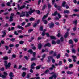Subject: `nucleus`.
<instances>
[{"label":"nucleus","mask_w":79,"mask_h":79,"mask_svg":"<svg viewBox=\"0 0 79 79\" xmlns=\"http://www.w3.org/2000/svg\"><path fill=\"white\" fill-rule=\"evenodd\" d=\"M48 15V13L47 14L45 15H44L42 18V21L44 22V24H47V20H44L45 18L47 17Z\"/></svg>","instance_id":"f257e3e1"},{"label":"nucleus","mask_w":79,"mask_h":79,"mask_svg":"<svg viewBox=\"0 0 79 79\" xmlns=\"http://www.w3.org/2000/svg\"><path fill=\"white\" fill-rule=\"evenodd\" d=\"M17 8L19 10H23V8H25V5H23L20 7V6L19 4L17 5Z\"/></svg>","instance_id":"f03ea898"},{"label":"nucleus","mask_w":79,"mask_h":79,"mask_svg":"<svg viewBox=\"0 0 79 79\" xmlns=\"http://www.w3.org/2000/svg\"><path fill=\"white\" fill-rule=\"evenodd\" d=\"M26 16V12H22L20 14L19 16L20 17H23Z\"/></svg>","instance_id":"7ed1b4c3"},{"label":"nucleus","mask_w":79,"mask_h":79,"mask_svg":"<svg viewBox=\"0 0 79 79\" xmlns=\"http://www.w3.org/2000/svg\"><path fill=\"white\" fill-rule=\"evenodd\" d=\"M11 63L9 62L8 64L5 65V67H6V69H7L8 68H10L11 66Z\"/></svg>","instance_id":"20e7f679"},{"label":"nucleus","mask_w":79,"mask_h":79,"mask_svg":"<svg viewBox=\"0 0 79 79\" xmlns=\"http://www.w3.org/2000/svg\"><path fill=\"white\" fill-rule=\"evenodd\" d=\"M50 28V29H52V28H53V27H54V23H52L51 24H49Z\"/></svg>","instance_id":"39448f33"},{"label":"nucleus","mask_w":79,"mask_h":79,"mask_svg":"<svg viewBox=\"0 0 79 79\" xmlns=\"http://www.w3.org/2000/svg\"><path fill=\"white\" fill-rule=\"evenodd\" d=\"M42 45L41 44L39 43L38 44V49H39V50H40L42 48Z\"/></svg>","instance_id":"423d86ee"},{"label":"nucleus","mask_w":79,"mask_h":79,"mask_svg":"<svg viewBox=\"0 0 79 79\" xmlns=\"http://www.w3.org/2000/svg\"><path fill=\"white\" fill-rule=\"evenodd\" d=\"M47 46L48 47H51V44H50V43H48L46 44L44 46V47H46Z\"/></svg>","instance_id":"0eeeda50"},{"label":"nucleus","mask_w":79,"mask_h":79,"mask_svg":"<svg viewBox=\"0 0 79 79\" xmlns=\"http://www.w3.org/2000/svg\"><path fill=\"white\" fill-rule=\"evenodd\" d=\"M9 76L11 77H14V75H13V73L12 72H10L9 73Z\"/></svg>","instance_id":"6e6552de"},{"label":"nucleus","mask_w":79,"mask_h":79,"mask_svg":"<svg viewBox=\"0 0 79 79\" xmlns=\"http://www.w3.org/2000/svg\"><path fill=\"white\" fill-rule=\"evenodd\" d=\"M17 28H18V29H22V30L24 29V28H23V27L19 25H18L17 26Z\"/></svg>","instance_id":"1a4fd4ad"},{"label":"nucleus","mask_w":79,"mask_h":79,"mask_svg":"<svg viewBox=\"0 0 79 79\" xmlns=\"http://www.w3.org/2000/svg\"><path fill=\"white\" fill-rule=\"evenodd\" d=\"M67 73L68 74H73L74 72L68 71L67 72Z\"/></svg>","instance_id":"9d476101"},{"label":"nucleus","mask_w":79,"mask_h":79,"mask_svg":"<svg viewBox=\"0 0 79 79\" xmlns=\"http://www.w3.org/2000/svg\"><path fill=\"white\" fill-rule=\"evenodd\" d=\"M26 75V73L25 72H23L22 74V77H24V76H25Z\"/></svg>","instance_id":"9b49d317"},{"label":"nucleus","mask_w":79,"mask_h":79,"mask_svg":"<svg viewBox=\"0 0 79 79\" xmlns=\"http://www.w3.org/2000/svg\"><path fill=\"white\" fill-rule=\"evenodd\" d=\"M1 77L2 79H4V78H6V76L5 75H2L1 74H0V77Z\"/></svg>","instance_id":"f8f14e48"},{"label":"nucleus","mask_w":79,"mask_h":79,"mask_svg":"<svg viewBox=\"0 0 79 79\" xmlns=\"http://www.w3.org/2000/svg\"><path fill=\"white\" fill-rule=\"evenodd\" d=\"M35 10H31V11H29L28 13V14H29V15H32V13H34V11Z\"/></svg>","instance_id":"ddd939ff"},{"label":"nucleus","mask_w":79,"mask_h":79,"mask_svg":"<svg viewBox=\"0 0 79 79\" xmlns=\"http://www.w3.org/2000/svg\"><path fill=\"white\" fill-rule=\"evenodd\" d=\"M26 14V15L25 16L26 17H29V12H25V14Z\"/></svg>","instance_id":"4468645a"},{"label":"nucleus","mask_w":79,"mask_h":79,"mask_svg":"<svg viewBox=\"0 0 79 79\" xmlns=\"http://www.w3.org/2000/svg\"><path fill=\"white\" fill-rule=\"evenodd\" d=\"M28 53H29L30 54H32L33 53V51L31 49H30L28 51Z\"/></svg>","instance_id":"2eb2a0df"},{"label":"nucleus","mask_w":79,"mask_h":79,"mask_svg":"<svg viewBox=\"0 0 79 79\" xmlns=\"http://www.w3.org/2000/svg\"><path fill=\"white\" fill-rule=\"evenodd\" d=\"M10 19L9 20V21H10V22H11V21H13V16H11L10 17Z\"/></svg>","instance_id":"dca6fc26"},{"label":"nucleus","mask_w":79,"mask_h":79,"mask_svg":"<svg viewBox=\"0 0 79 79\" xmlns=\"http://www.w3.org/2000/svg\"><path fill=\"white\" fill-rule=\"evenodd\" d=\"M68 32H67L66 33H65V35H64V37L65 38H67V37L68 36Z\"/></svg>","instance_id":"f3484780"},{"label":"nucleus","mask_w":79,"mask_h":79,"mask_svg":"<svg viewBox=\"0 0 79 79\" xmlns=\"http://www.w3.org/2000/svg\"><path fill=\"white\" fill-rule=\"evenodd\" d=\"M66 4V2L64 1L63 3H62V6L63 7H65L66 6H65V4Z\"/></svg>","instance_id":"a211bd4d"},{"label":"nucleus","mask_w":79,"mask_h":79,"mask_svg":"<svg viewBox=\"0 0 79 79\" xmlns=\"http://www.w3.org/2000/svg\"><path fill=\"white\" fill-rule=\"evenodd\" d=\"M34 60H37V58H35V57H34V58H32L31 59V61H34Z\"/></svg>","instance_id":"6ab92c4d"},{"label":"nucleus","mask_w":79,"mask_h":79,"mask_svg":"<svg viewBox=\"0 0 79 79\" xmlns=\"http://www.w3.org/2000/svg\"><path fill=\"white\" fill-rule=\"evenodd\" d=\"M50 37L51 39H53L54 40H55V39H56V38L53 36H50Z\"/></svg>","instance_id":"aec40b11"},{"label":"nucleus","mask_w":79,"mask_h":79,"mask_svg":"<svg viewBox=\"0 0 79 79\" xmlns=\"http://www.w3.org/2000/svg\"><path fill=\"white\" fill-rule=\"evenodd\" d=\"M72 52L73 53H76V50L74 48H73L72 49Z\"/></svg>","instance_id":"412c9836"},{"label":"nucleus","mask_w":79,"mask_h":79,"mask_svg":"<svg viewBox=\"0 0 79 79\" xmlns=\"http://www.w3.org/2000/svg\"><path fill=\"white\" fill-rule=\"evenodd\" d=\"M58 14V13L57 12V11H56L54 14H52V16H56Z\"/></svg>","instance_id":"4be33fe9"},{"label":"nucleus","mask_w":79,"mask_h":79,"mask_svg":"<svg viewBox=\"0 0 79 79\" xmlns=\"http://www.w3.org/2000/svg\"><path fill=\"white\" fill-rule=\"evenodd\" d=\"M53 58V56H50L48 58V60H51Z\"/></svg>","instance_id":"5701e85b"},{"label":"nucleus","mask_w":79,"mask_h":79,"mask_svg":"<svg viewBox=\"0 0 79 79\" xmlns=\"http://www.w3.org/2000/svg\"><path fill=\"white\" fill-rule=\"evenodd\" d=\"M60 57H61V55H60V54H59L56 56V58L58 59L59 58H60Z\"/></svg>","instance_id":"b1692460"},{"label":"nucleus","mask_w":79,"mask_h":79,"mask_svg":"<svg viewBox=\"0 0 79 79\" xmlns=\"http://www.w3.org/2000/svg\"><path fill=\"white\" fill-rule=\"evenodd\" d=\"M34 31V30L32 29H30L28 31V32L29 33H31V32H32V31Z\"/></svg>","instance_id":"393cba45"},{"label":"nucleus","mask_w":79,"mask_h":79,"mask_svg":"<svg viewBox=\"0 0 79 79\" xmlns=\"http://www.w3.org/2000/svg\"><path fill=\"white\" fill-rule=\"evenodd\" d=\"M2 33H3V35H2V37H5V35H6V33H5V31H3L2 32Z\"/></svg>","instance_id":"a878e982"},{"label":"nucleus","mask_w":79,"mask_h":79,"mask_svg":"<svg viewBox=\"0 0 79 79\" xmlns=\"http://www.w3.org/2000/svg\"><path fill=\"white\" fill-rule=\"evenodd\" d=\"M3 60H8V57L6 56H5V57H3Z\"/></svg>","instance_id":"bb28decb"},{"label":"nucleus","mask_w":79,"mask_h":79,"mask_svg":"<svg viewBox=\"0 0 79 79\" xmlns=\"http://www.w3.org/2000/svg\"><path fill=\"white\" fill-rule=\"evenodd\" d=\"M3 74L6 77L7 76H8V73H7V72H4Z\"/></svg>","instance_id":"cd10ccee"},{"label":"nucleus","mask_w":79,"mask_h":79,"mask_svg":"<svg viewBox=\"0 0 79 79\" xmlns=\"http://www.w3.org/2000/svg\"><path fill=\"white\" fill-rule=\"evenodd\" d=\"M76 16H79V15H77V14H74L72 15L71 16L73 18V17Z\"/></svg>","instance_id":"c85d7f7f"},{"label":"nucleus","mask_w":79,"mask_h":79,"mask_svg":"<svg viewBox=\"0 0 79 79\" xmlns=\"http://www.w3.org/2000/svg\"><path fill=\"white\" fill-rule=\"evenodd\" d=\"M29 20L30 21H34V18L31 17L29 19Z\"/></svg>","instance_id":"c756f323"},{"label":"nucleus","mask_w":79,"mask_h":79,"mask_svg":"<svg viewBox=\"0 0 79 79\" xmlns=\"http://www.w3.org/2000/svg\"><path fill=\"white\" fill-rule=\"evenodd\" d=\"M27 69L25 67H23L22 68V70H23V71H26Z\"/></svg>","instance_id":"7c9ffc66"},{"label":"nucleus","mask_w":79,"mask_h":79,"mask_svg":"<svg viewBox=\"0 0 79 79\" xmlns=\"http://www.w3.org/2000/svg\"><path fill=\"white\" fill-rule=\"evenodd\" d=\"M69 13V10H64V13Z\"/></svg>","instance_id":"2f4dec72"},{"label":"nucleus","mask_w":79,"mask_h":79,"mask_svg":"<svg viewBox=\"0 0 79 79\" xmlns=\"http://www.w3.org/2000/svg\"><path fill=\"white\" fill-rule=\"evenodd\" d=\"M33 57H35V55H36V52H33Z\"/></svg>","instance_id":"473e14b6"},{"label":"nucleus","mask_w":79,"mask_h":79,"mask_svg":"<svg viewBox=\"0 0 79 79\" xmlns=\"http://www.w3.org/2000/svg\"><path fill=\"white\" fill-rule=\"evenodd\" d=\"M62 64V62L61 61H60L58 63V65L59 66H61Z\"/></svg>","instance_id":"72a5a7b5"},{"label":"nucleus","mask_w":79,"mask_h":79,"mask_svg":"<svg viewBox=\"0 0 79 79\" xmlns=\"http://www.w3.org/2000/svg\"><path fill=\"white\" fill-rule=\"evenodd\" d=\"M40 31H43V26H41L40 28Z\"/></svg>","instance_id":"f704fd0d"},{"label":"nucleus","mask_w":79,"mask_h":79,"mask_svg":"<svg viewBox=\"0 0 79 79\" xmlns=\"http://www.w3.org/2000/svg\"><path fill=\"white\" fill-rule=\"evenodd\" d=\"M69 42L70 44H73V41H72L71 40H69Z\"/></svg>","instance_id":"c9c22d12"},{"label":"nucleus","mask_w":79,"mask_h":79,"mask_svg":"<svg viewBox=\"0 0 79 79\" xmlns=\"http://www.w3.org/2000/svg\"><path fill=\"white\" fill-rule=\"evenodd\" d=\"M10 4H11V3L10 2H8L7 3V6H10Z\"/></svg>","instance_id":"e433bc0d"},{"label":"nucleus","mask_w":79,"mask_h":79,"mask_svg":"<svg viewBox=\"0 0 79 79\" xmlns=\"http://www.w3.org/2000/svg\"><path fill=\"white\" fill-rule=\"evenodd\" d=\"M15 40H16L15 38H12L10 39V40L12 41V42H14Z\"/></svg>","instance_id":"4c0bfd02"},{"label":"nucleus","mask_w":79,"mask_h":79,"mask_svg":"<svg viewBox=\"0 0 79 79\" xmlns=\"http://www.w3.org/2000/svg\"><path fill=\"white\" fill-rule=\"evenodd\" d=\"M0 71H4V70H5V68H4V67H2V68L0 69Z\"/></svg>","instance_id":"58836bf2"},{"label":"nucleus","mask_w":79,"mask_h":79,"mask_svg":"<svg viewBox=\"0 0 79 79\" xmlns=\"http://www.w3.org/2000/svg\"><path fill=\"white\" fill-rule=\"evenodd\" d=\"M45 32H43L42 33V36H45Z\"/></svg>","instance_id":"ea45409f"},{"label":"nucleus","mask_w":79,"mask_h":79,"mask_svg":"<svg viewBox=\"0 0 79 79\" xmlns=\"http://www.w3.org/2000/svg\"><path fill=\"white\" fill-rule=\"evenodd\" d=\"M64 40V39L63 38V37H61L60 38V41L61 42H63Z\"/></svg>","instance_id":"a19ab883"},{"label":"nucleus","mask_w":79,"mask_h":79,"mask_svg":"<svg viewBox=\"0 0 79 79\" xmlns=\"http://www.w3.org/2000/svg\"><path fill=\"white\" fill-rule=\"evenodd\" d=\"M73 66V64H70V65L69 66V68H71Z\"/></svg>","instance_id":"79ce46f5"},{"label":"nucleus","mask_w":79,"mask_h":79,"mask_svg":"<svg viewBox=\"0 0 79 79\" xmlns=\"http://www.w3.org/2000/svg\"><path fill=\"white\" fill-rule=\"evenodd\" d=\"M74 40L75 42H78V40L77 39H74Z\"/></svg>","instance_id":"37998d69"},{"label":"nucleus","mask_w":79,"mask_h":79,"mask_svg":"<svg viewBox=\"0 0 79 79\" xmlns=\"http://www.w3.org/2000/svg\"><path fill=\"white\" fill-rule=\"evenodd\" d=\"M24 41H21L19 42V43L20 44H24Z\"/></svg>","instance_id":"c03bdc74"},{"label":"nucleus","mask_w":79,"mask_h":79,"mask_svg":"<svg viewBox=\"0 0 79 79\" xmlns=\"http://www.w3.org/2000/svg\"><path fill=\"white\" fill-rule=\"evenodd\" d=\"M48 8H50L52 7V6L50 5V4H48Z\"/></svg>","instance_id":"a18cd8bd"},{"label":"nucleus","mask_w":79,"mask_h":79,"mask_svg":"<svg viewBox=\"0 0 79 79\" xmlns=\"http://www.w3.org/2000/svg\"><path fill=\"white\" fill-rule=\"evenodd\" d=\"M5 48H6V50H8V48H9L8 46H5Z\"/></svg>","instance_id":"49530a36"},{"label":"nucleus","mask_w":79,"mask_h":79,"mask_svg":"<svg viewBox=\"0 0 79 79\" xmlns=\"http://www.w3.org/2000/svg\"><path fill=\"white\" fill-rule=\"evenodd\" d=\"M52 44H56V42L54 40H53L52 41Z\"/></svg>","instance_id":"de8ad7c7"},{"label":"nucleus","mask_w":79,"mask_h":79,"mask_svg":"<svg viewBox=\"0 0 79 79\" xmlns=\"http://www.w3.org/2000/svg\"><path fill=\"white\" fill-rule=\"evenodd\" d=\"M53 77H54V79H56V75H54L52 76Z\"/></svg>","instance_id":"09e8293b"},{"label":"nucleus","mask_w":79,"mask_h":79,"mask_svg":"<svg viewBox=\"0 0 79 79\" xmlns=\"http://www.w3.org/2000/svg\"><path fill=\"white\" fill-rule=\"evenodd\" d=\"M45 56H46V54H44L42 56V57L43 58H44L45 57Z\"/></svg>","instance_id":"8fccbe9b"},{"label":"nucleus","mask_w":79,"mask_h":79,"mask_svg":"<svg viewBox=\"0 0 79 79\" xmlns=\"http://www.w3.org/2000/svg\"><path fill=\"white\" fill-rule=\"evenodd\" d=\"M46 35L48 37H50V35H49V34L48 33H47L46 34Z\"/></svg>","instance_id":"3c124183"},{"label":"nucleus","mask_w":79,"mask_h":79,"mask_svg":"<svg viewBox=\"0 0 79 79\" xmlns=\"http://www.w3.org/2000/svg\"><path fill=\"white\" fill-rule=\"evenodd\" d=\"M72 58H73V59H76V56H72Z\"/></svg>","instance_id":"603ef678"},{"label":"nucleus","mask_w":79,"mask_h":79,"mask_svg":"<svg viewBox=\"0 0 79 79\" xmlns=\"http://www.w3.org/2000/svg\"><path fill=\"white\" fill-rule=\"evenodd\" d=\"M58 16L59 18H61V15H60V14L58 13Z\"/></svg>","instance_id":"864d4df0"},{"label":"nucleus","mask_w":79,"mask_h":79,"mask_svg":"<svg viewBox=\"0 0 79 79\" xmlns=\"http://www.w3.org/2000/svg\"><path fill=\"white\" fill-rule=\"evenodd\" d=\"M13 46H14L13 44H10L9 45L10 47H13Z\"/></svg>","instance_id":"5fc2aeb1"},{"label":"nucleus","mask_w":79,"mask_h":79,"mask_svg":"<svg viewBox=\"0 0 79 79\" xmlns=\"http://www.w3.org/2000/svg\"><path fill=\"white\" fill-rule=\"evenodd\" d=\"M26 24V23L24 22H23L22 23V26H24Z\"/></svg>","instance_id":"6e6d98bb"},{"label":"nucleus","mask_w":79,"mask_h":79,"mask_svg":"<svg viewBox=\"0 0 79 79\" xmlns=\"http://www.w3.org/2000/svg\"><path fill=\"white\" fill-rule=\"evenodd\" d=\"M12 57H13V58H16V55H15V54H13L12 55Z\"/></svg>","instance_id":"4d7b16f0"},{"label":"nucleus","mask_w":79,"mask_h":79,"mask_svg":"<svg viewBox=\"0 0 79 79\" xmlns=\"http://www.w3.org/2000/svg\"><path fill=\"white\" fill-rule=\"evenodd\" d=\"M31 65L33 66H35L36 65V64H35V63H33Z\"/></svg>","instance_id":"13d9d810"},{"label":"nucleus","mask_w":79,"mask_h":79,"mask_svg":"<svg viewBox=\"0 0 79 79\" xmlns=\"http://www.w3.org/2000/svg\"><path fill=\"white\" fill-rule=\"evenodd\" d=\"M14 34H15L16 35H18V33H17V32H16V31H15V32H14Z\"/></svg>","instance_id":"bf43d9fd"},{"label":"nucleus","mask_w":79,"mask_h":79,"mask_svg":"<svg viewBox=\"0 0 79 79\" xmlns=\"http://www.w3.org/2000/svg\"><path fill=\"white\" fill-rule=\"evenodd\" d=\"M31 69H34L35 68L33 66V65H31Z\"/></svg>","instance_id":"052dcab7"},{"label":"nucleus","mask_w":79,"mask_h":79,"mask_svg":"<svg viewBox=\"0 0 79 79\" xmlns=\"http://www.w3.org/2000/svg\"><path fill=\"white\" fill-rule=\"evenodd\" d=\"M42 39V38L40 37H39L38 38L37 40H41Z\"/></svg>","instance_id":"680f3d73"},{"label":"nucleus","mask_w":79,"mask_h":79,"mask_svg":"<svg viewBox=\"0 0 79 79\" xmlns=\"http://www.w3.org/2000/svg\"><path fill=\"white\" fill-rule=\"evenodd\" d=\"M55 24H56V25H57V26H58V25H59V24H60L59 23V22H56L55 23Z\"/></svg>","instance_id":"e2e57ef3"},{"label":"nucleus","mask_w":79,"mask_h":79,"mask_svg":"<svg viewBox=\"0 0 79 79\" xmlns=\"http://www.w3.org/2000/svg\"><path fill=\"white\" fill-rule=\"evenodd\" d=\"M57 36L58 37H59L61 36V35L60 34V33H58Z\"/></svg>","instance_id":"0e129e2a"},{"label":"nucleus","mask_w":79,"mask_h":79,"mask_svg":"<svg viewBox=\"0 0 79 79\" xmlns=\"http://www.w3.org/2000/svg\"><path fill=\"white\" fill-rule=\"evenodd\" d=\"M49 53L50 54H52L53 53V51H50L49 52Z\"/></svg>","instance_id":"69168bd1"},{"label":"nucleus","mask_w":79,"mask_h":79,"mask_svg":"<svg viewBox=\"0 0 79 79\" xmlns=\"http://www.w3.org/2000/svg\"><path fill=\"white\" fill-rule=\"evenodd\" d=\"M30 72L32 73H33V70H32V69H30Z\"/></svg>","instance_id":"338daca9"},{"label":"nucleus","mask_w":79,"mask_h":79,"mask_svg":"<svg viewBox=\"0 0 79 79\" xmlns=\"http://www.w3.org/2000/svg\"><path fill=\"white\" fill-rule=\"evenodd\" d=\"M60 42H61L60 40H58L57 41V44H60Z\"/></svg>","instance_id":"774afa93"}]
</instances>
